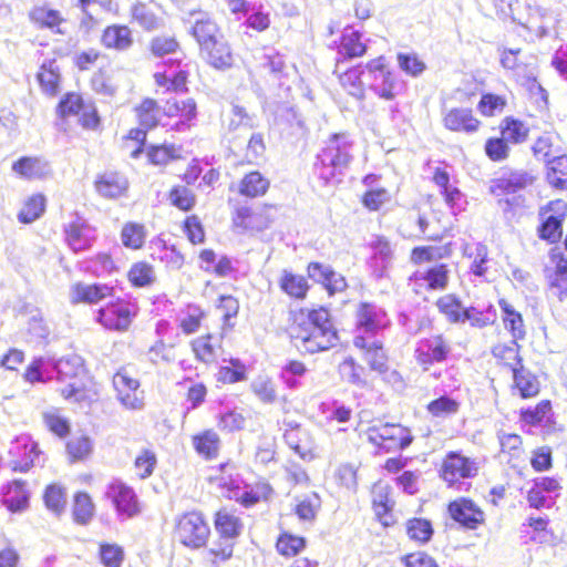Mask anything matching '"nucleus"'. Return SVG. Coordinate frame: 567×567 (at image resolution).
I'll return each mask as SVG.
<instances>
[{
    "instance_id": "obj_16",
    "label": "nucleus",
    "mask_w": 567,
    "mask_h": 567,
    "mask_svg": "<svg viewBox=\"0 0 567 567\" xmlns=\"http://www.w3.org/2000/svg\"><path fill=\"white\" fill-rule=\"evenodd\" d=\"M1 503L11 513H22L30 504V492L27 482L13 480L1 489Z\"/></svg>"
},
{
    "instance_id": "obj_41",
    "label": "nucleus",
    "mask_w": 567,
    "mask_h": 567,
    "mask_svg": "<svg viewBox=\"0 0 567 567\" xmlns=\"http://www.w3.org/2000/svg\"><path fill=\"white\" fill-rule=\"evenodd\" d=\"M426 410L433 417L446 419L458 412L460 403L450 395H441L432 400Z\"/></svg>"
},
{
    "instance_id": "obj_32",
    "label": "nucleus",
    "mask_w": 567,
    "mask_h": 567,
    "mask_svg": "<svg viewBox=\"0 0 567 567\" xmlns=\"http://www.w3.org/2000/svg\"><path fill=\"white\" fill-rule=\"evenodd\" d=\"M436 307L450 323H464L466 307L455 295L449 293L440 297Z\"/></svg>"
},
{
    "instance_id": "obj_29",
    "label": "nucleus",
    "mask_w": 567,
    "mask_h": 567,
    "mask_svg": "<svg viewBox=\"0 0 567 567\" xmlns=\"http://www.w3.org/2000/svg\"><path fill=\"white\" fill-rule=\"evenodd\" d=\"M546 179L556 189L567 188V155L554 156L547 161Z\"/></svg>"
},
{
    "instance_id": "obj_61",
    "label": "nucleus",
    "mask_w": 567,
    "mask_h": 567,
    "mask_svg": "<svg viewBox=\"0 0 567 567\" xmlns=\"http://www.w3.org/2000/svg\"><path fill=\"white\" fill-rule=\"evenodd\" d=\"M549 258L551 264L555 265L556 275V278L550 282V286L560 288V279H564L565 276H567V257L559 247H554L549 251Z\"/></svg>"
},
{
    "instance_id": "obj_13",
    "label": "nucleus",
    "mask_w": 567,
    "mask_h": 567,
    "mask_svg": "<svg viewBox=\"0 0 567 567\" xmlns=\"http://www.w3.org/2000/svg\"><path fill=\"white\" fill-rule=\"evenodd\" d=\"M447 512L454 522L466 529H476L485 520L484 512L471 498L466 497L450 502Z\"/></svg>"
},
{
    "instance_id": "obj_12",
    "label": "nucleus",
    "mask_w": 567,
    "mask_h": 567,
    "mask_svg": "<svg viewBox=\"0 0 567 567\" xmlns=\"http://www.w3.org/2000/svg\"><path fill=\"white\" fill-rule=\"evenodd\" d=\"M104 495L111 501L118 516L131 518L140 513L137 495L125 483L113 481L107 485Z\"/></svg>"
},
{
    "instance_id": "obj_24",
    "label": "nucleus",
    "mask_w": 567,
    "mask_h": 567,
    "mask_svg": "<svg viewBox=\"0 0 567 567\" xmlns=\"http://www.w3.org/2000/svg\"><path fill=\"white\" fill-rule=\"evenodd\" d=\"M367 52V45L362 42V33L352 28H346L340 40L338 54L339 61L362 56Z\"/></svg>"
},
{
    "instance_id": "obj_57",
    "label": "nucleus",
    "mask_w": 567,
    "mask_h": 567,
    "mask_svg": "<svg viewBox=\"0 0 567 567\" xmlns=\"http://www.w3.org/2000/svg\"><path fill=\"white\" fill-rule=\"evenodd\" d=\"M302 435H306V432L296 424L285 432L284 439L287 445L293 450L296 454H298L302 460H307L308 457H311V452L308 447L301 445Z\"/></svg>"
},
{
    "instance_id": "obj_50",
    "label": "nucleus",
    "mask_w": 567,
    "mask_h": 567,
    "mask_svg": "<svg viewBox=\"0 0 567 567\" xmlns=\"http://www.w3.org/2000/svg\"><path fill=\"white\" fill-rule=\"evenodd\" d=\"M127 276L132 286L141 288L151 286L155 280L153 267L145 261L132 265Z\"/></svg>"
},
{
    "instance_id": "obj_38",
    "label": "nucleus",
    "mask_w": 567,
    "mask_h": 567,
    "mask_svg": "<svg viewBox=\"0 0 567 567\" xmlns=\"http://www.w3.org/2000/svg\"><path fill=\"white\" fill-rule=\"evenodd\" d=\"M280 288L290 297L302 299L309 289L305 277L284 270L279 281Z\"/></svg>"
},
{
    "instance_id": "obj_64",
    "label": "nucleus",
    "mask_w": 567,
    "mask_h": 567,
    "mask_svg": "<svg viewBox=\"0 0 567 567\" xmlns=\"http://www.w3.org/2000/svg\"><path fill=\"white\" fill-rule=\"evenodd\" d=\"M148 162L154 165H164L171 159H175V148L174 146H163V145H151L146 152Z\"/></svg>"
},
{
    "instance_id": "obj_20",
    "label": "nucleus",
    "mask_w": 567,
    "mask_h": 567,
    "mask_svg": "<svg viewBox=\"0 0 567 567\" xmlns=\"http://www.w3.org/2000/svg\"><path fill=\"white\" fill-rule=\"evenodd\" d=\"M200 54L215 69L223 70L233 64L231 50L223 34L210 41L207 49H200Z\"/></svg>"
},
{
    "instance_id": "obj_37",
    "label": "nucleus",
    "mask_w": 567,
    "mask_h": 567,
    "mask_svg": "<svg viewBox=\"0 0 567 567\" xmlns=\"http://www.w3.org/2000/svg\"><path fill=\"white\" fill-rule=\"evenodd\" d=\"M563 221L561 215L547 216L537 227L538 237L549 244L558 243L563 236Z\"/></svg>"
},
{
    "instance_id": "obj_62",
    "label": "nucleus",
    "mask_w": 567,
    "mask_h": 567,
    "mask_svg": "<svg viewBox=\"0 0 567 567\" xmlns=\"http://www.w3.org/2000/svg\"><path fill=\"white\" fill-rule=\"evenodd\" d=\"M183 231L188 240L196 245L204 243L205 231L200 219L196 215L188 216L183 223Z\"/></svg>"
},
{
    "instance_id": "obj_42",
    "label": "nucleus",
    "mask_w": 567,
    "mask_h": 567,
    "mask_svg": "<svg viewBox=\"0 0 567 567\" xmlns=\"http://www.w3.org/2000/svg\"><path fill=\"white\" fill-rule=\"evenodd\" d=\"M133 21L145 31H153L159 28V18L143 2H136L131 8Z\"/></svg>"
},
{
    "instance_id": "obj_63",
    "label": "nucleus",
    "mask_w": 567,
    "mask_h": 567,
    "mask_svg": "<svg viewBox=\"0 0 567 567\" xmlns=\"http://www.w3.org/2000/svg\"><path fill=\"white\" fill-rule=\"evenodd\" d=\"M396 59L400 69L409 75L417 76L425 70V64L415 54L399 53Z\"/></svg>"
},
{
    "instance_id": "obj_23",
    "label": "nucleus",
    "mask_w": 567,
    "mask_h": 567,
    "mask_svg": "<svg viewBox=\"0 0 567 567\" xmlns=\"http://www.w3.org/2000/svg\"><path fill=\"white\" fill-rule=\"evenodd\" d=\"M55 375L51 365V357L38 355L34 357L27 365L22 378L25 382L34 384H45L54 380Z\"/></svg>"
},
{
    "instance_id": "obj_28",
    "label": "nucleus",
    "mask_w": 567,
    "mask_h": 567,
    "mask_svg": "<svg viewBox=\"0 0 567 567\" xmlns=\"http://www.w3.org/2000/svg\"><path fill=\"white\" fill-rule=\"evenodd\" d=\"M127 179L118 173H104L95 181V188L100 195L116 198L127 189Z\"/></svg>"
},
{
    "instance_id": "obj_48",
    "label": "nucleus",
    "mask_w": 567,
    "mask_h": 567,
    "mask_svg": "<svg viewBox=\"0 0 567 567\" xmlns=\"http://www.w3.org/2000/svg\"><path fill=\"white\" fill-rule=\"evenodd\" d=\"M519 346L517 340H512L509 344H497L493 348L492 353L495 358L502 360L513 372V367H520L522 358L518 354Z\"/></svg>"
},
{
    "instance_id": "obj_22",
    "label": "nucleus",
    "mask_w": 567,
    "mask_h": 567,
    "mask_svg": "<svg viewBox=\"0 0 567 567\" xmlns=\"http://www.w3.org/2000/svg\"><path fill=\"white\" fill-rule=\"evenodd\" d=\"M101 43L107 49L126 51L134 43L132 30L125 24L109 25L102 33Z\"/></svg>"
},
{
    "instance_id": "obj_59",
    "label": "nucleus",
    "mask_w": 567,
    "mask_h": 567,
    "mask_svg": "<svg viewBox=\"0 0 567 567\" xmlns=\"http://www.w3.org/2000/svg\"><path fill=\"white\" fill-rule=\"evenodd\" d=\"M484 148L487 157L494 162H501L508 157L509 147L503 136L488 138Z\"/></svg>"
},
{
    "instance_id": "obj_60",
    "label": "nucleus",
    "mask_w": 567,
    "mask_h": 567,
    "mask_svg": "<svg viewBox=\"0 0 567 567\" xmlns=\"http://www.w3.org/2000/svg\"><path fill=\"white\" fill-rule=\"evenodd\" d=\"M373 250V259L375 265L381 268H386L392 258V249L390 243L383 237H377L371 243Z\"/></svg>"
},
{
    "instance_id": "obj_26",
    "label": "nucleus",
    "mask_w": 567,
    "mask_h": 567,
    "mask_svg": "<svg viewBox=\"0 0 567 567\" xmlns=\"http://www.w3.org/2000/svg\"><path fill=\"white\" fill-rule=\"evenodd\" d=\"M114 385L118 392L120 401L127 408L140 409L142 401L136 395L140 382L128 375L117 373L114 377Z\"/></svg>"
},
{
    "instance_id": "obj_54",
    "label": "nucleus",
    "mask_w": 567,
    "mask_h": 567,
    "mask_svg": "<svg viewBox=\"0 0 567 567\" xmlns=\"http://www.w3.org/2000/svg\"><path fill=\"white\" fill-rule=\"evenodd\" d=\"M21 447L24 450L23 456L21 460L13 461L12 470L14 472H28L40 455L39 445L33 441H25L23 444L17 446V449Z\"/></svg>"
},
{
    "instance_id": "obj_2",
    "label": "nucleus",
    "mask_w": 567,
    "mask_h": 567,
    "mask_svg": "<svg viewBox=\"0 0 567 567\" xmlns=\"http://www.w3.org/2000/svg\"><path fill=\"white\" fill-rule=\"evenodd\" d=\"M214 526L218 539L213 542L209 554L214 556L213 567H218L219 561H227L233 557L236 539L240 536L244 525L231 511L220 508L215 514Z\"/></svg>"
},
{
    "instance_id": "obj_3",
    "label": "nucleus",
    "mask_w": 567,
    "mask_h": 567,
    "mask_svg": "<svg viewBox=\"0 0 567 567\" xmlns=\"http://www.w3.org/2000/svg\"><path fill=\"white\" fill-rule=\"evenodd\" d=\"M346 76L352 82L353 86H360L362 83L361 78L364 76L370 80V89L379 97L391 101L395 97L393 92L394 80L391 71L385 64V58L379 56L371 60L364 66L351 69L347 71Z\"/></svg>"
},
{
    "instance_id": "obj_6",
    "label": "nucleus",
    "mask_w": 567,
    "mask_h": 567,
    "mask_svg": "<svg viewBox=\"0 0 567 567\" xmlns=\"http://www.w3.org/2000/svg\"><path fill=\"white\" fill-rule=\"evenodd\" d=\"M184 29L199 45V49H207L210 41L217 39L220 29L212 16L198 8H181Z\"/></svg>"
},
{
    "instance_id": "obj_7",
    "label": "nucleus",
    "mask_w": 567,
    "mask_h": 567,
    "mask_svg": "<svg viewBox=\"0 0 567 567\" xmlns=\"http://www.w3.org/2000/svg\"><path fill=\"white\" fill-rule=\"evenodd\" d=\"M368 440L380 450L389 453L405 450L411 445L413 436L410 430L401 424L384 423L369 427Z\"/></svg>"
},
{
    "instance_id": "obj_44",
    "label": "nucleus",
    "mask_w": 567,
    "mask_h": 567,
    "mask_svg": "<svg viewBox=\"0 0 567 567\" xmlns=\"http://www.w3.org/2000/svg\"><path fill=\"white\" fill-rule=\"evenodd\" d=\"M406 534L411 539L426 544L431 540L434 529L429 519L414 517L406 522Z\"/></svg>"
},
{
    "instance_id": "obj_46",
    "label": "nucleus",
    "mask_w": 567,
    "mask_h": 567,
    "mask_svg": "<svg viewBox=\"0 0 567 567\" xmlns=\"http://www.w3.org/2000/svg\"><path fill=\"white\" fill-rule=\"evenodd\" d=\"M71 462L85 460L93 451V442L87 435L70 439L65 444Z\"/></svg>"
},
{
    "instance_id": "obj_58",
    "label": "nucleus",
    "mask_w": 567,
    "mask_h": 567,
    "mask_svg": "<svg viewBox=\"0 0 567 567\" xmlns=\"http://www.w3.org/2000/svg\"><path fill=\"white\" fill-rule=\"evenodd\" d=\"M43 422L50 432L63 439L70 434L71 425L68 419L56 413H43Z\"/></svg>"
},
{
    "instance_id": "obj_33",
    "label": "nucleus",
    "mask_w": 567,
    "mask_h": 567,
    "mask_svg": "<svg viewBox=\"0 0 567 567\" xmlns=\"http://www.w3.org/2000/svg\"><path fill=\"white\" fill-rule=\"evenodd\" d=\"M37 80L41 89L50 94L55 95L59 92L60 72L55 66V60H44L37 74Z\"/></svg>"
},
{
    "instance_id": "obj_25",
    "label": "nucleus",
    "mask_w": 567,
    "mask_h": 567,
    "mask_svg": "<svg viewBox=\"0 0 567 567\" xmlns=\"http://www.w3.org/2000/svg\"><path fill=\"white\" fill-rule=\"evenodd\" d=\"M444 125L451 131L474 133L480 121L473 116L470 109H452L444 117Z\"/></svg>"
},
{
    "instance_id": "obj_55",
    "label": "nucleus",
    "mask_w": 567,
    "mask_h": 567,
    "mask_svg": "<svg viewBox=\"0 0 567 567\" xmlns=\"http://www.w3.org/2000/svg\"><path fill=\"white\" fill-rule=\"evenodd\" d=\"M427 287L433 290L444 289L449 281V269L445 264H437L430 267L423 275Z\"/></svg>"
},
{
    "instance_id": "obj_18",
    "label": "nucleus",
    "mask_w": 567,
    "mask_h": 567,
    "mask_svg": "<svg viewBox=\"0 0 567 567\" xmlns=\"http://www.w3.org/2000/svg\"><path fill=\"white\" fill-rule=\"evenodd\" d=\"M11 168L24 179H42L51 174L50 164L37 156H21L12 163Z\"/></svg>"
},
{
    "instance_id": "obj_40",
    "label": "nucleus",
    "mask_w": 567,
    "mask_h": 567,
    "mask_svg": "<svg viewBox=\"0 0 567 567\" xmlns=\"http://www.w3.org/2000/svg\"><path fill=\"white\" fill-rule=\"evenodd\" d=\"M502 136L511 143L520 144L527 140L529 130L525 124L512 116L503 120L501 125Z\"/></svg>"
},
{
    "instance_id": "obj_9",
    "label": "nucleus",
    "mask_w": 567,
    "mask_h": 567,
    "mask_svg": "<svg viewBox=\"0 0 567 567\" xmlns=\"http://www.w3.org/2000/svg\"><path fill=\"white\" fill-rule=\"evenodd\" d=\"M451 351L450 342L442 334H434L416 342L414 358L423 371H429L434 363L444 362Z\"/></svg>"
},
{
    "instance_id": "obj_36",
    "label": "nucleus",
    "mask_w": 567,
    "mask_h": 567,
    "mask_svg": "<svg viewBox=\"0 0 567 567\" xmlns=\"http://www.w3.org/2000/svg\"><path fill=\"white\" fill-rule=\"evenodd\" d=\"M43 502L45 507L54 513L61 515L66 505V489L61 484H49L43 493Z\"/></svg>"
},
{
    "instance_id": "obj_52",
    "label": "nucleus",
    "mask_w": 567,
    "mask_h": 567,
    "mask_svg": "<svg viewBox=\"0 0 567 567\" xmlns=\"http://www.w3.org/2000/svg\"><path fill=\"white\" fill-rule=\"evenodd\" d=\"M306 546V539L289 533H282L277 540L276 548L279 554L292 557L299 554Z\"/></svg>"
},
{
    "instance_id": "obj_27",
    "label": "nucleus",
    "mask_w": 567,
    "mask_h": 567,
    "mask_svg": "<svg viewBox=\"0 0 567 567\" xmlns=\"http://www.w3.org/2000/svg\"><path fill=\"white\" fill-rule=\"evenodd\" d=\"M30 21L39 29H50L55 33L64 34L59 25L64 21L61 13L56 9L48 7H34L29 12Z\"/></svg>"
},
{
    "instance_id": "obj_14",
    "label": "nucleus",
    "mask_w": 567,
    "mask_h": 567,
    "mask_svg": "<svg viewBox=\"0 0 567 567\" xmlns=\"http://www.w3.org/2000/svg\"><path fill=\"white\" fill-rule=\"evenodd\" d=\"M64 233L68 245L74 252L90 249L96 238L95 228L79 214L64 226Z\"/></svg>"
},
{
    "instance_id": "obj_30",
    "label": "nucleus",
    "mask_w": 567,
    "mask_h": 567,
    "mask_svg": "<svg viewBox=\"0 0 567 567\" xmlns=\"http://www.w3.org/2000/svg\"><path fill=\"white\" fill-rule=\"evenodd\" d=\"M513 379L515 388L523 399L532 398L539 392V382L529 370L524 365L513 367Z\"/></svg>"
},
{
    "instance_id": "obj_56",
    "label": "nucleus",
    "mask_w": 567,
    "mask_h": 567,
    "mask_svg": "<svg viewBox=\"0 0 567 567\" xmlns=\"http://www.w3.org/2000/svg\"><path fill=\"white\" fill-rule=\"evenodd\" d=\"M551 411L549 400L540 401L534 409H522L520 420L529 425H538L548 416Z\"/></svg>"
},
{
    "instance_id": "obj_5",
    "label": "nucleus",
    "mask_w": 567,
    "mask_h": 567,
    "mask_svg": "<svg viewBox=\"0 0 567 567\" xmlns=\"http://www.w3.org/2000/svg\"><path fill=\"white\" fill-rule=\"evenodd\" d=\"M137 313L138 307L135 302L117 298L96 310L95 321L106 330L124 332Z\"/></svg>"
},
{
    "instance_id": "obj_35",
    "label": "nucleus",
    "mask_w": 567,
    "mask_h": 567,
    "mask_svg": "<svg viewBox=\"0 0 567 567\" xmlns=\"http://www.w3.org/2000/svg\"><path fill=\"white\" fill-rule=\"evenodd\" d=\"M269 188V181L259 172H250L240 182L239 193L247 197H258L266 194Z\"/></svg>"
},
{
    "instance_id": "obj_43",
    "label": "nucleus",
    "mask_w": 567,
    "mask_h": 567,
    "mask_svg": "<svg viewBox=\"0 0 567 567\" xmlns=\"http://www.w3.org/2000/svg\"><path fill=\"white\" fill-rule=\"evenodd\" d=\"M308 369L301 361L290 360L280 371V379L291 390H296L301 385L300 379L305 377Z\"/></svg>"
},
{
    "instance_id": "obj_21",
    "label": "nucleus",
    "mask_w": 567,
    "mask_h": 567,
    "mask_svg": "<svg viewBox=\"0 0 567 567\" xmlns=\"http://www.w3.org/2000/svg\"><path fill=\"white\" fill-rule=\"evenodd\" d=\"M354 346L365 350V361L372 370L380 373L388 370V357L381 342L377 340H369L363 336H355Z\"/></svg>"
},
{
    "instance_id": "obj_8",
    "label": "nucleus",
    "mask_w": 567,
    "mask_h": 567,
    "mask_svg": "<svg viewBox=\"0 0 567 567\" xmlns=\"http://www.w3.org/2000/svg\"><path fill=\"white\" fill-rule=\"evenodd\" d=\"M292 339L298 349L312 354L337 346L338 333L336 329L303 324L298 328L296 334H292Z\"/></svg>"
},
{
    "instance_id": "obj_1",
    "label": "nucleus",
    "mask_w": 567,
    "mask_h": 567,
    "mask_svg": "<svg viewBox=\"0 0 567 567\" xmlns=\"http://www.w3.org/2000/svg\"><path fill=\"white\" fill-rule=\"evenodd\" d=\"M352 150L353 142L346 133H336L328 138L313 164V174L323 186L343 181L353 161Z\"/></svg>"
},
{
    "instance_id": "obj_45",
    "label": "nucleus",
    "mask_w": 567,
    "mask_h": 567,
    "mask_svg": "<svg viewBox=\"0 0 567 567\" xmlns=\"http://www.w3.org/2000/svg\"><path fill=\"white\" fill-rule=\"evenodd\" d=\"M193 443L197 453L205 458L210 460L217 456L219 437L215 432L206 431L200 435H196L193 437Z\"/></svg>"
},
{
    "instance_id": "obj_17",
    "label": "nucleus",
    "mask_w": 567,
    "mask_h": 567,
    "mask_svg": "<svg viewBox=\"0 0 567 567\" xmlns=\"http://www.w3.org/2000/svg\"><path fill=\"white\" fill-rule=\"evenodd\" d=\"M534 182V176L525 171H513L492 181L489 192L494 195L501 193H515L524 189Z\"/></svg>"
},
{
    "instance_id": "obj_31",
    "label": "nucleus",
    "mask_w": 567,
    "mask_h": 567,
    "mask_svg": "<svg viewBox=\"0 0 567 567\" xmlns=\"http://www.w3.org/2000/svg\"><path fill=\"white\" fill-rule=\"evenodd\" d=\"M94 513L95 505L91 496L83 491L76 492L73 496V520L79 525L85 526L92 520Z\"/></svg>"
},
{
    "instance_id": "obj_51",
    "label": "nucleus",
    "mask_w": 567,
    "mask_h": 567,
    "mask_svg": "<svg viewBox=\"0 0 567 567\" xmlns=\"http://www.w3.org/2000/svg\"><path fill=\"white\" fill-rule=\"evenodd\" d=\"M99 557L104 567H121L124 560V549L117 544L101 543Z\"/></svg>"
},
{
    "instance_id": "obj_19",
    "label": "nucleus",
    "mask_w": 567,
    "mask_h": 567,
    "mask_svg": "<svg viewBox=\"0 0 567 567\" xmlns=\"http://www.w3.org/2000/svg\"><path fill=\"white\" fill-rule=\"evenodd\" d=\"M113 295V287L106 285V284H84V282H76L72 287V302L73 303H89V305H96L106 297H110Z\"/></svg>"
},
{
    "instance_id": "obj_47",
    "label": "nucleus",
    "mask_w": 567,
    "mask_h": 567,
    "mask_svg": "<svg viewBox=\"0 0 567 567\" xmlns=\"http://www.w3.org/2000/svg\"><path fill=\"white\" fill-rule=\"evenodd\" d=\"M85 104L80 94L68 92L60 99L56 105V114L61 118L79 115Z\"/></svg>"
},
{
    "instance_id": "obj_15",
    "label": "nucleus",
    "mask_w": 567,
    "mask_h": 567,
    "mask_svg": "<svg viewBox=\"0 0 567 567\" xmlns=\"http://www.w3.org/2000/svg\"><path fill=\"white\" fill-rule=\"evenodd\" d=\"M355 317L358 330L372 336L384 329L389 323L385 311L371 302H361L358 306Z\"/></svg>"
},
{
    "instance_id": "obj_53",
    "label": "nucleus",
    "mask_w": 567,
    "mask_h": 567,
    "mask_svg": "<svg viewBox=\"0 0 567 567\" xmlns=\"http://www.w3.org/2000/svg\"><path fill=\"white\" fill-rule=\"evenodd\" d=\"M176 355L175 344L173 342L166 343L163 339L157 341L148 351V359L155 364L159 362L172 363L175 361Z\"/></svg>"
},
{
    "instance_id": "obj_4",
    "label": "nucleus",
    "mask_w": 567,
    "mask_h": 567,
    "mask_svg": "<svg viewBox=\"0 0 567 567\" xmlns=\"http://www.w3.org/2000/svg\"><path fill=\"white\" fill-rule=\"evenodd\" d=\"M51 365L58 382H68V385L61 390L64 399L82 402L85 399V391L82 384L75 380L84 371L83 359L75 354H68L61 358L51 357Z\"/></svg>"
},
{
    "instance_id": "obj_49",
    "label": "nucleus",
    "mask_w": 567,
    "mask_h": 567,
    "mask_svg": "<svg viewBox=\"0 0 567 567\" xmlns=\"http://www.w3.org/2000/svg\"><path fill=\"white\" fill-rule=\"evenodd\" d=\"M254 394L266 404H271L277 400V390L272 380L266 375L257 377L250 384Z\"/></svg>"
},
{
    "instance_id": "obj_10",
    "label": "nucleus",
    "mask_w": 567,
    "mask_h": 567,
    "mask_svg": "<svg viewBox=\"0 0 567 567\" xmlns=\"http://www.w3.org/2000/svg\"><path fill=\"white\" fill-rule=\"evenodd\" d=\"M477 473V464L460 452H450L445 456L441 468V477L450 487H456L458 491L463 485L461 478H471L476 476Z\"/></svg>"
},
{
    "instance_id": "obj_11",
    "label": "nucleus",
    "mask_w": 567,
    "mask_h": 567,
    "mask_svg": "<svg viewBox=\"0 0 567 567\" xmlns=\"http://www.w3.org/2000/svg\"><path fill=\"white\" fill-rule=\"evenodd\" d=\"M210 529L198 512H190L179 517V542L192 548L203 547Z\"/></svg>"
},
{
    "instance_id": "obj_34",
    "label": "nucleus",
    "mask_w": 567,
    "mask_h": 567,
    "mask_svg": "<svg viewBox=\"0 0 567 567\" xmlns=\"http://www.w3.org/2000/svg\"><path fill=\"white\" fill-rule=\"evenodd\" d=\"M45 205L47 198L43 194L32 195L18 213V220L25 225L35 221L44 214Z\"/></svg>"
},
{
    "instance_id": "obj_39",
    "label": "nucleus",
    "mask_w": 567,
    "mask_h": 567,
    "mask_svg": "<svg viewBox=\"0 0 567 567\" xmlns=\"http://www.w3.org/2000/svg\"><path fill=\"white\" fill-rule=\"evenodd\" d=\"M146 238V229L143 224L128 221L121 231L122 244L126 248L140 249L143 247Z\"/></svg>"
}]
</instances>
